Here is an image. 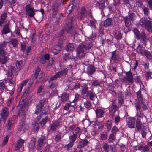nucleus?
Returning a JSON list of instances; mask_svg holds the SVG:
<instances>
[{
	"instance_id": "680f3d73",
	"label": "nucleus",
	"mask_w": 152,
	"mask_h": 152,
	"mask_svg": "<svg viewBox=\"0 0 152 152\" xmlns=\"http://www.w3.org/2000/svg\"><path fill=\"white\" fill-rule=\"evenodd\" d=\"M84 105L86 108L90 110L92 107V104L91 102L88 101H86L84 103Z\"/></svg>"
},
{
	"instance_id": "c85d7f7f",
	"label": "nucleus",
	"mask_w": 152,
	"mask_h": 152,
	"mask_svg": "<svg viewBox=\"0 0 152 152\" xmlns=\"http://www.w3.org/2000/svg\"><path fill=\"white\" fill-rule=\"evenodd\" d=\"M112 21V19L111 18H107L103 22V25L104 27L107 28L110 26L111 25Z\"/></svg>"
},
{
	"instance_id": "c03bdc74",
	"label": "nucleus",
	"mask_w": 152,
	"mask_h": 152,
	"mask_svg": "<svg viewBox=\"0 0 152 152\" xmlns=\"http://www.w3.org/2000/svg\"><path fill=\"white\" fill-rule=\"evenodd\" d=\"M142 129H141V134L142 135V137L143 138H145L147 133V128H146V126H142Z\"/></svg>"
},
{
	"instance_id": "7c9ffc66",
	"label": "nucleus",
	"mask_w": 152,
	"mask_h": 152,
	"mask_svg": "<svg viewBox=\"0 0 152 152\" xmlns=\"http://www.w3.org/2000/svg\"><path fill=\"white\" fill-rule=\"evenodd\" d=\"M24 142V140L21 139H19L17 141L15 145V149L16 150H19L23 146Z\"/></svg>"
},
{
	"instance_id": "4468645a",
	"label": "nucleus",
	"mask_w": 152,
	"mask_h": 152,
	"mask_svg": "<svg viewBox=\"0 0 152 152\" xmlns=\"http://www.w3.org/2000/svg\"><path fill=\"white\" fill-rule=\"evenodd\" d=\"M11 32L10 26V24L7 23L3 27L1 33L2 34L6 35Z\"/></svg>"
},
{
	"instance_id": "8fccbe9b",
	"label": "nucleus",
	"mask_w": 152,
	"mask_h": 152,
	"mask_svg": "<svg viewBox=\"0 0 152 152\" xmlns=\"http://www.w3.org/2000/svg\"><path fill=\"white\" fill-rule=\"evenodd\" d=\"M28 93L27 91H25L23 93L22 96L21 97V99L20 100V102H23L27 98L28 96Z\"/></svg>"
},
{
	"instance_id": "c756f323",
	"label": "nucleus",
	"mask_w": 152,
	"mask_h": 152,
	"mask_svg": "<svg viewBox=\"0 0 152 152\" xmlns=\"http://www.w3.org/2000/svg\"><path fill=\"white\" fill-rule=\"evenodd\" d=\"M69 94L66 93H63L61 96H58V97H61V100L63 102H65L69 100Z\"/></svg>"
},
{
	"instance_id": "09e8293b",
	"label": "nucleus",
	"mask_w": 152,
	"mask_h": 152,
	"mask_svg": "<svg viewBox=\"0 0 152 152\" xmlns=\"http://www.w3.org/2000/svg\"><path fill=\"white\" fill-rule=\"evenodd\" d=\"M136 5L140 8L141 9L144 6L142 0H135Z\"/></svg>"
},
{
	"instance_id": "13d9d810",
	"label": "nucleus",
	"mask_w": 152,
	"mask_h": 152,
	"mask_svg": "<svg viewBox=\"0 0 152 152\" xmlns=\"http://www.w3.org/2000/svg\"><path fill=\"white\" fill-rule=\"evenodd\" d=\"M89 88L87 86H84L82 89L81 94L82 95H85V94H87L88 92L90 90H88Z\"/></svg>"
},
{
	"instance_id": "a18cd8bd",
	"label": "nucleus",
	"mask_w": 152,
	"mask_h": 152,
	"mask_svg": "<svg viewBox=\"0 0 152 152\" xmlns=\"http://www.w3.org/2000/svg\"><path fill=\"white\" fill-rule=\"evenodd\" d=\"M141 9L145 15L148 16L150 14L149 8L148 7L144 6Z\"/></svg>"
},
{
	"instance_id": "b1692460",
	"label": "nucleus",
	"mask_w": 152,
	"mask_h": 152,
	"mask_svg": "<svg viewBox=\"0 0 152 152\" xmlns=\"http://www.w3.org/2000/svg\"><path fill=\"white\" fill-rule=\"evenodd\" d=\"M15 122V119L14 117H12L9 118L7 121V128L9 130H11L12 128L13 125Z\"/></svg>"
},
{
	"instance_id": "3c124183",
	"label": "nucleus",
	"mask_w": 152,
	"mask_h": 152,
	"mask_svg": "<svg viewBox=\"0 0 152 152\" xmlns=\"http://www.w3.org/2000/svg\"><path fill=\"white\" fill-rule=\"evenodd\" d=\"M4 89L7 90L6 86L4 82H0V91H1V93L3 92Z\"/></svg>"
},
{
	"instance_id": "2f4dec72",
	"label": "nucleus",
	"mask_w": 152,
	"mask_h": 152,
	"mask_svg": "<svg viewBox=\"0 0 152 152\" xmlns=\"http://www.w3.org/2000/svg\"><path fill=\"white\" fill-rule=\"evenodd\" d=\"M136 127L137 130L140 132L142 129V124L140 119H136L135 122Z\"/></svg>"
},
{
	"instance_id": "c9c22d12",
	"label": "nucleus",
	"mask_w": 152,
	"mask_h": 152,
	"mask_svg": "<svg viewBox=\"0 0 152 152\" xmlns=\"http://www.w3.org/2000/svg\"><path fill=\"white\" fill-rule=\"evenodd\" d=\"M114 35L117 40H120L122 38V34L121 32L118 31H116L114 33Z\"/></svg>"
},
{
	"instance_id": "7ed1b4c3",
	"label": "nucleus",
	"mask_w": 152,
	"mask_h": 152,
	"mask_svg": "<svg viewBox=\"0 0 152 152\" xmlns=\"http://www.w3.org/2000/svg\"><path fill=\"white\" fill-rule=\"evenodd\" d=\"M92 47V45L91 43L79 45L77 49V55L79 58L80 59L84 57L87 52V50Z\"/></svg>"
},
{
	"instance_id": "a19ab883",
	"label": "nucleus",
	"mask_w": 152,
	"mask_h": 152,
	"mask_svg": "<svg viewBox=\"0 0 152 152\" xmlns=\"http://www.w3.org/2000/svg\"><path fill=\"white\" fill-rule=\"evenodd\" d=\"M10 43L12 45L13 48H16L18 46V41L17 39L13 38L10 40Z\"/></svg>"
},
{
	"instance_id": "72a5a7b5",
	"label": "nucleus",
	"mask_w": 152,
	"mask_h": 152,
	"mask_svg": "<svg viewBox=\"0 0 152 152\" xmlns=\"http://www.w3.org/2000/svg\"><path fill=\"white\" fill-rule=\"evenodd\" d=\"M116 134L111 133L109 135L108 138V142L109 143H113L115 141L116 139Z\"/></svg>"
},
{
	"instance_id": "79ce46f5",
	"label": "nucleus",
	"mask_w": 152,
	"mask_h": 152,
	"mask_svg": "<svg viewBox=\"0 0 152 152\" xmlns=\"http://www.w3.org/2000/svg\"><path fill=\"white\" fill-rule=\"evenodd\" d=\"M50 58V56L49 54L47 53L44 55V57L41 60L42 64H44L46 62V60H49Z\"/></svg>"
},
{
	"instance_id": "774afa93",
	"label": "nucleus",
	"mask_w": 152,
	"mask_h": 152,
	"mask_svg": "<svg viewBox=\"0 0 152 152\" xmlns=\"http://www.w3.org/2000/svg\"><path fill=\"white\" fill-rule=\"evenodd\" d=\"M103 148L105 152H109V146L107 143H105L103 144Z\"/></svg>"
},
{
	"instance_id": "bb28decb",
	"label": "nucleus",
	"mask_w": 152,
	"mask_h": 152,
	"mask_svg": "<svg viewBox=\"0 0 152 152\" xmlns=\"http://www.w3.org/2000/svg\"><path fill=\"white\" fill-rule=\"evenodd\" d=\"M36 139L34 137H31L30 139V141L29 142L28 148L31 150H33L34 148L35 145Z\"/></svg>"
},
{
	"instance_id": "412c9836",
	"label": "nucleus",
	"mask_w": 152,
	"mask_h": 152,
	"mask_svg": "<svg viewBox=\"0 0 152 152\" xmlns=\"http://www.w3.org/2000/svg\"><path fill=\"white\" fill-rule=\"evenodd\" d=\"M86 96L92 101H94L96 97V94L92 90H91L88 92L86 95Z\"/></svg>"
},
{
	"instance_id": "6ab92c4d",
	"label": "nucleus",
	"mask_w": 152,
	"mask_h": 152,
	"mask_svg": "<svg viewBox=\"0 0 152 152\" xmlns=\"http://www.w3.org/2000/svg\"><path fill=\"white\" fill-rule=\"evenodd\" d=\"M79 139L80 140L79 141L77 146V148H83L89 143L88 141L86 139H81L80 137Z\"/></svg>"
},
{
	"instance_id": "ea45409f",
	"label": "nucleus",
	"mask_w": 152,
	"mask_h": 152,
	"mask_svg": "<svg viewBox=\"0 0 152 152\" xmlns=\"http://www.w3.org/2000/svg\"><path fill=\"white\" fill-rule=\"evenodd\" d=\"M75 44L74 43H70L67 45L66 48V50L67 51H69L73 50L75 48Z\"/></svg>"
},
{
	"instance_id": "393cba45",
	"label": "nucleus",
	"mask_w": 152,
	"mask_h": 152,
	"mask_svg": "<svg viewBox=\"0 0 152 152\" xmlns=\"http://www.w3.org/2000/svg\"><path fill=\"white\" fill-rule=\"evenodd\" d=\"M76 7V4L74 3L69 4L67 7L66 12L69 14H70L74 10Z\"/></svg>"
},
{
	"instance_id": "5701e85b",
	"label": "nucleus",
	"mask_w": 152,
	"mask_h": 152,
	"mask_svg": "<svg viewBox=\"0 0 152 152\" xmlns=\"http://www.w3.org/2000/svg\"><path fill=\"white\" fill-rule=\"evenodd\" d=\"M96 71L95 67L92 65H89L87 68L86 73L89 75H92L94 74Z\"/></svg>"
},
{
	"instance_id": "e2e57ef3",
	"label": "nucleus",
	"mask_w": 152,
	"mask_h": 152,
	"mask_svg": "<svg viewBox=\"0 0 152 152\" xmlns=\"http://www.w3.org/2000/svg\"><path fill=\"white\" fill-rule=\"evenodd\" d=\"M108 38L107 39V41L108 44L111 45L113 43V37L111 35H108L107 36Z\"/></svg>"
},
{
	"instance_id": "49530a36",
	"label": "nucleus",
	"mask_w": 152,
	"mask_h": 152,
	"mask_svg": "<svg viewBox=\"0 0 152 152\" xmlns=\"http://www.w3.org/2000/svg\"><path fill=\"white\" fill-rule=\"evenodd\" d=\"M112 125V122L110 119L106 121L105 126L107 129L108 131L111 129Z\"/></svg>"
},
{
	"instance_id": "f3484780",
	"label": "nucleus",
	"mask_w": 152,
	"mask_h": 152,
	"mask_svg": "<svg viewBox=\"0 0 152 152\" xmlns=\"http://www.w3.org/2000/svg\"><path fill=\"white\" fill-rule=\"evenodd\" d=\"M140 39H141V42L145 46L147 45L148 38L145 33L142 31L140 33Z\"/></svg>"
},
{
	"instance_id": "473e14b6",
	"label": "nucleus",
	"mask_w": 152,
	"mask_h": 152,
	"mask_svg": "<svg viewBox=\"0 0 152 152\" xmlns=\"http://www.w3.org/2000/svg\"><path fill=\"white\" fill-rule=\"evenodd\" d=\"M61 49V48L60 45H56L52 50V52L53 53L54 55H56L60 52Z\"/></svg>"
},
{
	"instance_id": "58836bf2",
	"label": "nucleus",
	"mask_w": 152,
	"mask_h": 152,
	"mask_svg": "<svg viewBox=\"0 0 152 152\" xmlns=\"http://www.w3.org/2000/svg\"><path fill=\"white\" fill-rule=\"evenodd\" d=\"M101 83L102 82L99 80H94L92 82L91 84L92 86L94 87H101Z\"/></svg>"
},
{
	"instance_id": "aec40b11",
	"label": "nucleus",
	"mask_w": 152,
	"mask_h": 152,
	"mask_svg": "<svg viewBox=\"0 0 152 152\" xmlns=\"http://www.w3.org/2000/svg\"><path fill=\"white\" fill-rule=\"evenodd\" d=\"M118 106L119 107H121L124 103V96L123 94L121 92H120L118 93Z\"/></svg>"
},
{
	"instance_id": "4c0bfd02",
	"label": "nucleus",
	"mask_w": 152,
	"mask_h": 152,
	"mask_svg": "<svg viewBox=\"0 0 152 152\" xmlns=\"http://www.w3.org/2000/svg\"><path fill=\"white\" fill-rule=\"evenodd\" d=\"M100 138L101 140L104 141L106 140L108 137V133L107 132H102L100 134Z\"/></svg>"
},
{
	"instance_id": "a878e982",
	"label": "nucleus",
	"mask_w": 152,
	"mask_h": 152,
	"mask_svg": "<svg viewBox=\"0 0 152 152\" xmlns=\"http://www.w3.org/2000/svg\"><path fill=\"white\" fill-rule=\"evenodd\" d=\"M125 73L126 76V79L128 80L130 83H132L134 82V78L131 72L129 71L128 72H126Z\"/></svg>"
},
{
	"instance_id": "f03ea898",
	"label": "nucleus",
	"mask_w": 152,
	"mask_h": 152,
	"mask_svg": "<svg viewBox=\"0 0 152 152\" xmlns=\"http://www.w3.org/2000/svg\"><path fill=\"white\" fill-rule=\"evenodd\" d=\"M81 134V129L79 127H77L75 129V130L72 132V134H71L69 136V142L66 145L64 146V148L65 150H68L70 148L72 147L74 145V142L75 141L77 138L78 137L80 138Z\"/></svg>"
},
{
	"instance_id": "f257e3e1",
	"label": "nucleus",
	"mask_w": 152,
	"mask_h": 152,
	"mask_svg": "<svg viewBox=\"0 0 152 152\" xmlns=\"http://www.w3.org/2000/svg\"><path fill=\"white\" fill-rule=\"evenodd\" d=\"M73 17H69L65 21V25L62 29L58 34V37H60L58 42H61L64 40L63 35L65 31L68 33L71 34L74 37H77L78 34L76 31L75 28L74 27L73 23Z\"/></svg>"
},
{
	"instance_id": "39448f33",
	"label": "nucleus",
	"mask_w": 152,
	"mask_h": 152,
	"mask_svg": "<svg viewBox=\"0 0 152 152\" xmlns=\"http://www.w3.org/2000/svg\"><path fill=\"white\" fill-rule=\"evenodd\" d=\"M18 73V71L16 70L15 68L12 66L11 67V69L8 70L7 73L8 77H10L13 76L9 82V84L10 86H15L16 78L15 76H16Z\"/></svg>"
},
{
	"instance_id": "37998d69",
	"label": "nucleus",
	"mask_w": 152,
	"mask_h": 152,
	"mask_svg": "<svg viewBox=\"0 0 152 152\" xmlns=\"http://www.w3.org/2000/svg\"><path fill=\"white\" fill-rule=\"evenodd\" d=\"M144 55L148 60H150L152 61V54L151 52L146 50L144 54Z\"/></svg>"
},
{
	"instance_id": "ddd939ff",
	"label": "nucleus",
	"mask_w": 152,
	"mask_h": 152,
	"mask_svg": "<svg viewBox=\"0 0 152 152\" xmlns=\"http://www.w3.org/2000/svg\"><path fill=\"white\" fill-rule=\"evenodd\" d=\"M116 52V50L111 52V60L113 61V62L115 63H118L119 59V55L117 54Z\"/></svg>"
},
{
	"instance_id": "bf43d9fd",
	"label": "nucleus",
	"mask_w": 152,
	"mask_h": 152,
	"mask_svg": "<svg viewBox=\"0 0 152 152\" xmlns=\"http://www.w3.org/2000/svg\"><path fill=\"white\" fill-rule=\"evenodd\" d=\"M41 70L40 68L38 67L37 68V69L35 70L34 74V78L37 79V77L38 76L39 72Z\"/></svg>"
},
{
	"instance_id": "cd10ccee",
	"label": "nucleus",
	"mask_w": 152,
	"mask_h": 152,
	"mask_svg": "<svg viewBox=\"0 0 152 152\" xmlns=\"http://www.w3.org/2000/svg\"><path fill=\"white\" fill-rule=\"evenodd\" d=\"M136 49L138 53H140L141 55L143 56L144 55V54L146 50L145 48L140 45H138Z\"/></svg>"
},
{
	"instance_id": "338daca9",
	"label": "nucleus",
	"mask_w": 152,
	"mask_h": 152,
	"mask_svg": "<svg viewBox=\"0 0 152 152\" xmlns=\"http://www.w3.org/2000/svg\"><path fill=\"white\" fill-rule=\"evenodd\" d=\"M104 3H99L98 2H97L96 5V6L98 7L99 9L101 10H103L104 7L105 6L104 5Z\"/></svg>"
},
{
	"instance_id": "9d476101",
	"label": "nucleus",
	"mask_w": 152,
	"mask_h": 152,
	"mask_svg": "<svg viewBox=\"0 0 152 152\" xmlns=\"http://www.w3.org/2000/svg\"><path fill=\"white\" fill-rule=\"evenodd\" d=\"M9 114V111L8 109L6 107L3 108L1 111L0 114L1 119H2L4 123H5Z\"/></svg>"
},
{
	"instance_id": "423d86ee",
	"label": "nucleus",
	"mask_w": 152,
	"mask_h": 152,
	"mask_svg": "<svg viewBox=\"0 0 152 152\" xmlns=\"http://www.w3.org/2000/svg\"><path fill=\"white\" fill-rule=\"evenodd\" d=\"M139 23L143 28H145L149 32H152V21L142 17L140 19Z\"/></svg>"
},
{
	"instance_id": "4d7b16f0",
	"label": "nucleus",
	"mask_w": 152,
	"mask_h": 152,
	"mask_svg": "<svg viewBox=\"0 0 152 152\" xmlns=\"http://www.w3.org/2000/svg\"><path fill=\"white\" fill-rule=\"evenodd\" d=\"M26 43L24 42L20 43V51L24 52L26 49Z\"/></svg>"
},
{
	"instance_id": "f704fd0d",
	"label": "nucleus",
	"mask_w": 152,
	"mask_h": 152,
	"mask_svg": "<svg viewBox=\"0 0 152 152\" xmlns=\"http://www.w3.org/2000/svg\"><path fill=\"white\" fill-rule=\"evenodd\" d=\"M123 19L124 22L125 23L126 26L128 28L131 24V20L128 18V16L123 17Z\"/></svg>"
},
{
	"instance_id": "603ef678",
	"label": "nucleus",
	"mask_w": 152,
	"mask_h": 152,
	"mask_svg": "<svg viewBox=\"0 0 152 152\" xmlns=\"http://www.w3.org/2000/svg\"><path fill=\"white\" fill-rule=\"evenodd\" d=\"M128 18L132 21H133L134 20V19L136 18V15L134 13L131 12L129 13L128 15Z\"/></svg>"
},
{
	"instance_id": "0eeeda50",
	"label": "nucleus",
	"mask_w": 152,
	"mask_h": 152,
	"mask_svg": "<svg viewBox=\"0 0 152 152\" xmlns=\"http://www.w3.org/2000/svg\"><path fill=\"white\" fill-rule=\"evenodd\" d=\"M68 69L67 68H65L63 70L56 73L54 75L50 77V80H48L49 82L50 83V81L56 80L58 78L61 77L63 76L66 75L68 73Z\"/></svg>"
},
{
	"instance_id": "6e6d98bb",
	"label": "nucleus",
	"mask_w": 152,
	"mask_h": 152,
	"mask_svg": "<svg viewBox=\"0 0 152 152\" xmlns=\"http://www.w3.org/2000/svg\"><path fill=\"white\" fill-rule=\"evenodd\" d=\"M7 42L4 41L0 43V49L2 50H6L7 49Z\"/></svg>"
},
{
	"instance_id": "69168bd1",
	"label": "nucleus",
	"mask_w": 152,
	"mask_h": 152,
	"mask_svg": "<svg viewBox=\"0 0 152 152\" xmlns=\"http://www.w3.org/2000/svg\"><path fill=\"white\" fill-rule=\"evenodd\" d=\"M96 21L95 20H91L90 21V26L91 28L96 29V25L95 23Z\"/></svg>"
},
{
	"instance_id": "864d4df0",
	"label": "nucleus",
	"mask_w": 152,
	"mask_h": 152,
	"mask_svg": "<svg viewBox=\"0 0 152 152\" xmlns=\"http://www.w3.org/2000/svg\"><path fill=\"white\" fill-rule=\"evenodd\" d=\"M95 126H98V129L99 131H102L103 130L104 126L102 123L98 122L96 123Z\"/></svg>"
},
{
	"instance_id": "dca6fc26",
	"label": "nucleus",
	"mask_w": 152,
	"mask_h": 152,
	"mask_svg": "<svg viewBox=\"0 0 152 152\" xmlns=\"http://www.w3.org/2000/svg\"><path fill=\"white\" fill-rule=\"evenodd\" d=\"M45 102V99L41 100L36 106V110L35 113L36 114H38L42 110V107L44 106V104Z\"/></svg>"
},
{
	"instance_id": "f8f14e48",
	"label": "nucleus",
	"mask_w": 152,
	"mask_h": 152,
	"mask_svg": "<svg viewBox=\"0 0 152 152\" xmlns=\"http://www.w3.org/2000/svg\"><path fill=\"white\" fill-rule=\"evenodd\" d=\"M60 124V122L56 121L50 124L49 126V132L56 131L59 128Z\"/></svg>"
},
{
	"instance_id": "de8ad7c7",
	"label": "nucleus",
	"mask_w": 152,
	"mask_h": 152,
	"mask_svg": "<svg viewBox=\"0 0 152 152\" xmlns=\"http://www.w3.org/2000/svg\"><path fill=\"white\" fill-rule=\"evenodd\" d=\"M145 77L146 80L148 81L150 79H152V72L149 70H148L146 72Z\"/></svg>"
},
{
	"instance_id": "5fc2aeb1",
	"label": "nucleus",
	"mask_w": 152,
	"mask_h": 152,
	"mask_svg": "<svg viewBox=\"0 0 152 152\" xmlns=\"http://www.w3.org/2000/svg\"><path fill=\"white\" fill-rule=\"evenodd\" d=\"M137 113L136 115V117H137L136 119H140L141 120V118H142L143 113H141V110H137Z\"/></svg>"
},
{
	"instance_id": "4be33fe9",
	"label": "nucleus",
	"mask_w": 152,
	"mask_h": 152,
	"mask_svg": "<svg viewBox=\"0 0 152 152\" xmlns=\"http://www.w3.org/2000/svg\"><path fill=\"white\" fill-rule=\"evenodd\" d=\"M96 114V117L97 118H101L104 116L105 112L103 110L100 108H96L94 110Z\"/></svg>"
},
{
	"instance_id": "20e7f679",
	"label": "nucleus",
	"mask_w": 152,
	"mask_h": 152,
	"mask_svg": "<svg viewBox=\"0 0 152 152\" xmlns=\"http://www.w3.org/2000/svg\"><path fill=\"white\" fill-rule=\"evenodd\" d=\"M18 117L19 118L22 122V123L18 126V131L20 132H24L28 129V126L25 123V121L26 118V114L22 108L19 110Z\"/></svg>"
},
{
	"instance_id": "1a4fd4ad",
	"label": "nucleus",
	"mask_w": 152,
	"mask_h": 152,
	"mask_svg": "<svg viewBox=\"0 0 152 152\" xmlns=\"http://www.w3.org/2000/svg\"><path fill=\"white\" fill-rule=\"evenodd\" d=\"M37 10H34V8L31 7L30 4L26 5L25 7V13L26 15L28 16L35 19L34 15L35 12Z\"/></svg>"
},
{
	"instance_id": "9b49d317",
	"label": "nucleus",
	"mask_w": 152,
	"mask_h": 152,
	"mask_svg": "<svg viewBox=\"0 0 152 152\" xmlns=\"http://www.w3.org/2000/svg\"><path fill=\"white\" fill-rule=\"evenodd\" d=\"M46 142V137L43 135H41L37 141V149L38 151H40L41 148L42 147Z\"/></svg>"
},
{
	"instance_id": "0e129e2a",
	"label": "nucleus",
	"mask_w": 152,
	"mask_h": 152,
	"mask_svg": "<svg viewBox=\"0 0 152 152\" xmlns=\"http://www.w3.org/2000/svg\"><path fill=\"white\" fill-rule=\"evenodd\" d=\"M119 131V129L115 125L111 129V133L116 134L117 132Z\"/></svg>"
},
{
	"instance_id": "052dcab7",
	"label": "nucleus",
	"mask_w": 152,
	"mask_h": 152,
	"mask_svg": "<svg viewBox=\"0 0 152 152\" xmlns=\"http://www.w3.org/2000/svg\"><path fill=\"white\" fill-rule=\"evenodd\" d=\"M23 63V61L22 60L18 61H16V68L18 70H20L22 67V64Z\"/></svg>"
},
{
	"instance_id": "a211bd4d",
	"label": "nucleus",
	"mask_w": 152,
	"mask_h": 152,
	"mask_svg": "<svg viewBox=\"0 0 152 152\" xmlns=\"http://www.w3.org/2000/svg\"><path fill=\"white\" fill-rule=\"evenodd\" d=\"M80 18L81 20H83L87 15V10L86 7H82L80 9Z\"/></svg>"
},
{
	"instance_id": "6e6552de",
	"label": "nucleus",
	"mask_w": 152,
	"mask_h": 152,
	"mask_svg": "<svg viewBox=\"0 0 152 152\" xmlns=\"http://www.w3.org/2000/svg\"><path fill=\"white\" fill-rule=\"evenodd\" d=\"M120 107L117 105L116 101H113L111 106L109 107V112L110 115L112 117H113L115 115L116 111Z\"/></svg>"
},
{
	"instance_id": "e433bc0d",
	"label": "nucleus",
	"mask_w": 152,
	"mask_h": 152,
	"mask_svg": "<svg viewBox=\"0 0 152 152\" xmlns=\"http://www.w3.org/2000/svg\"><path fill=\"white\" fill-rule=\"evenodd\" d=\"M132 31L134 33L137 40L140 39V33L138 29L136 28H133Z\"/></svg>"
},
{
	"instance_id": "2eb2a0df",
	"label": "nucleus",
	"mask_w": 152,
	"mask_h": 152,
	"mask_svg": "<svg viewBox=\"0 0 152 152\" xmlns=\"http://www.w3.org/2000/svg\"><path fill=\"white\" fill-rule=\"evenodd\" d=\"M136 120V118L135 117H129L127 123L128 127L130 128H134Z\"/></svg>"
}]
</instances>
